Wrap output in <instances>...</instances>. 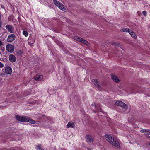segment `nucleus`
Listing matches in <instances>:
<instances>
[{"mask_svg": "<svg viewBox=\"0 0 150 150\" xmlns=\"http://www.w3.org/2000/svg\"><path fill=\"white\" fill-rule=\"evenodd\" d=\"M149 145L150 146V143L149 144Z\"/></svg>", "mask_w": 150, "mask_h": 150, "instance_id": "2f4dec72", "label": "nucleus"}, {"mask_svg": "<svg viewBox=\"0 0 150 150\" xmlns=\"http://www.w3.org/2000/svg\"><path fill=\"white\" fill-rule=\"evenodd\" d=\"M100 111L101 112H102V110H101V109L100 108Z\"/></svg>", "mask_w": 150, "mask_h": 150, "instance_id": "c85d7f7f", "label": "nucleus"}, {"mask_svg": "<svg viewBox=\"0 0 150 150\" xmlns=\"http://www.w3.org/2000/svg\"><path fill=\"white\" fill-rule=\"evenodd\" d=\"M43 77L42 75H38L35 77V79L36 81H40L42 79Z\"/></svg>", "mask_w": 150, "mask_h": 150, "instance_id": "f3484780", "label": "nucleus"}, {"mask_svg": "<svg viewBox=\"0 0 150 150\" xmlns=\"http://www.w3.org/2000/svg\"><path fill=\"white\" fill-rule=\"evenodd\" d=\"M67 128H74L75 127V125L73 122H70L68 123L67 125Z\"/></svg>", "mask_w": 150, "mask_h": 150, "instance_id": "4468645a", "label": "nucleus"}, {"mask_svg": "<svg viewBox=\"0 0 150 150\" xmlns=\"http://www.w3.org/2000/svg\"><path fill=\"white\" fill-rule=\"evenodd\" d=\"M53 2L55 5L58 6L59 9L62 11H64L66 8L63 5L57 0H54Z\"/></svg>", "mask_w": 150, "mask_h": 150, "instance_id": "f03ea898", "label": "nucleus"}, {"mask_svg": "<svg viewBox=\"0 0 150 150\" xmlns=\"http://www.w3.org/2000/svg\"><path fill=\"white\" fill-rule=\"evenodd\" d=\"M86 142L89 143H92L94 141L93 137L91 135H87L86 137Z\"/></svg>", "mask_w": 150, "mask_h": 150, "instance_id": "9b49d317", "label": "nucleus"}, {"mask_svg": "<svg viewBox=\"0 0 150 150\" xmlns=\"http://www.w3.org/2000/svg\"><path fill=\"white\" fill-rule=\"evenodd\" d=\"M9 59L11 62H15L16 58L15 56L13 54L10 55L9 56Z\"/></svg>", "mask_w": 150, "mask_h": 150, "instance_id": "ddd939ff", "label": "nucleus"}, {"mask_svg": "<svg viewBox=\"0 0 150 150\" xmlns=\"http://www.w3.org/2000/svg\"><path fill=\"white\" fill-rule=\"evenodd\" d=\"M12 72L11 67L7 66L5 67V73L7 75L11 74Z\"/></svg>", "mask_w": 150, "mask_h": 150, "instance_id": "0eeeda50", "label": "nucleus"}, {"mask_svg": "<svg viewBox=\"0 0 150 150\" xmlns=\"http://www.w3.org/2000/svg\"><path fill=\"white\" fill-rule=\"evenodd\" d=\"M92 83L95 85V86L98 88L100 90L102 89V87L99 85V82L96 79H94L92 80Z\"/></svg>", "mask_w": 150, "mask_h": 150, "instance_id": "39448f33", "label": "nucleus"}, {"mask_svg": "<svg viewBox=\"0 0 150 150\" xmlns=\"http://www.w3.org/2000/svg\"><path fill=\"white\" fill-rule=\"evenodd\" d=\"M148 131V129H143L141 130L140 132H141L142 133H145V132H146Z\"/></svg>", "mask_w": 150, "mask_h": 150, "instance_id": "412c9836", "label": "nucleus"}, {"mask_svg": "<svg viewBox=\"0 0 150 150\" xmlns=\"http://www.w3.org/2000/svg\"><path fill=\"white\" fill-rule=\"evenodd\" d=\"M3 6H1V7H2V8H3Z\"/></svg>", "mask_w": 150, "mask_h": 150, "instance_id": "c756f323", "label": "nucleus"}, {"mask_svg": "<svg viewBox=\"0 0 150 150\" xmlns=\"http://www.w3.org/2000/svg\"><path fill=\"white\" fill-rule=\"evenodd\" d=\"M36 147L35 148L37 149V150H44L41 147L40 145H37L36 146Z\"/></svg>", "mask_w": 150, "mask_h": 150, "instance_id": "6ab92c4d", "label": "nucleus"}, {"mask_svg": "<svg viewBox=\"0 0 150 150\" xmlns=\"http://www.w3.org/2000/svg\"><path fill=\"white\" fill-rule=\"evenodd\" d=\"M1 19V13H0V20Z\"/></svg>", "mask_w": 150, "mask_h": 150, "instance_id": "cd10ccee", "label": "nucleus"}, {"mask_svg": "<svg viewBox=\"0 0 150 150\" xmlns=\"http://www.w3.org/2000/svg\"><path fill=\"white\" fill-rule=\"evenodd\" d=\"M148 131L146 132V134L150 135V130L148 129Z\"/></svg>", "mask_w": 150, "mask_h": 150, "instance_id": "b1692460", "label": "nucleus"}, {"mask_svg": "<svg viewBox=\"0 0 150 150\" xmlns=\"http://www.w3.org/2000/svg\"><path fill=\"white\" fill-rule=\"evenodd\" d=\"M106 140L112 145L117 147H119L120 145L118 141L116 139L114 138L112 136L108 134L105 135Z\"/></svg>", "mask_w": 150, "mask_h": 150, "instance_id": "f257e3e1", "label": "nucleus"}, {"mask_svg": "<svg viewBox=\"0 0 150 150\" xmlns=\"http://www.w3.org/2000/svg\"><path fill=\"white\" fill-rule=\"evenodd\" d=\"M26 121L25 122H29L32 124H35V121L34 120L32 119L31 118L26 117Z\"/></svg>", "mask_w": 150, "mask_h": 150, "instance_id": "2eb2a0df", "label": "nucleus"}, {"mask_svg": "<svg viewBox=\"0 0 150 150\" xmlns=\"http://www.w3.org/2000/svg\"><path fill=\"white\" fill-rule=\"evenodd\" d=\"M1 27V22L0 21V28Z\"/></svg>", "mask_w": 150, "mask_h": 150, "instance_id": "bb28decb", "label": "nucleus"}, {"mask_svg": "<svg viewBox=\"0 0 150 150\" xmlns=\"http://www.w3.org/2000/svg\"><path fill=\"white\" fill-rule=\"evenodd\" d=\"M35 42V40H33L32 41H31V42H29L28 44L31 46H33V44Z\"/></svg>", "mask_w": 150, "mask_h": 150, "instance_id": "4be33fe9", "label": "nucleus"}, {"mask_svg": "<svg viewBox=\"0 0 150 150\" xmlns=\"http://www.w3.org/2000/svg\"><path fill=\"white\" fill-rule=\"evenodd\" d=\"M115 104L117 105L122 107L125 108H127V105L121 101H117L115 102Z\"/></svg>", "mask_w": 150, "mask_h": 150, "instance_id": "9d476101", "label": "nucleus"}, {"mask_svg": "<svg viewBox=\"0 0 150 150\" xmlns=\"http://www.w3.org/2000/svg\"><path fill=\"white\" fill-rule=\"evenodd\" d=\"M4 66V64L1 62H0V68H2Z\"/></svg>", "mask_w": 150, "mask_h": 150, "instance_id": "5701e85b", "label": "nucleus"}, {"mask_svg": "<svg viewBox=\"0 0 150 150\" xmlns=\"http://www.w3.org/2000/svg\"><path fill=\"white\" fill-rule=\"evenodd\" d=\"M129 33L130 34L131 36L133 38L135 39H136L137 38V36L135 35L134 33L133 32L132 30H130V31L129 32Z\"/></svg>", "mask_w": 150, "mask_h": 150, "instance_id": "dca6fc26", "label": "nucleus"}, {"mask_svg": "<svg viewBox=\"0 0 150 150\" xmlns=\"http://www.w3.org/2000/svg\"><path fill=\"white\" fill-rule=\"evenodd\" d=\"M6 47V50L8 52L12 53L14 50V46L11 44L7 45Z\"/></svg>", "mask_w": 150, "mask_h": 150, "instance_id": "20e7f679", "label": "nucleus"}, {"mask_svg": "<svg viewBox=\"0 0 150 150\" xmlns=\"http://www.w3.org/2000/svg\"><path fill=\"white\" fill-rule=\"evenodd\" d=\"M5 28L10 33H14V28L12 26L8 25L5 26Z\"/></svg>", "mask_w": 150, "mask_h": 150, "instance_id": "423d86ee", "label": "nucleus"}, {"mask_svg": "<svg viewBox=\"0 0 150 150\" xmlns=\"http://www.w3.org/2000/svg\"><path fill=\"white\" fill-rule=\"evenodd\" d=\"M3 43L1 40H0V47L2 45Z\"/></svg>", "mask_w": 150, "mask_h": 150, "instance_id": "a878e982", "label": "nucleus"}, {"mask_svg": "<svg viewBox=\"0 0 150 150\" xmlns=\"http://www.w3.org/2000/svg\"><path fill=\"white\" fill-rule=\"evenodd\" d=\"M122 31L125 32H128L129 33L130 30L129 28H122Z\"/></svg>", "mask_w": 150, "mask_h": 150, "instance_id": "a211bd4d", "label": "nucleus"}, {"mask_svg": "<svg viewBox=\"0 0 150 150\" xmlns=\"http://www.w3.org/2000/svg\"><path fill=\"white\" fill-rule=\"evenodd\" d=\"M111 78L113 81L115 82L118 83L120 81V80L118 77L114 74H111Z\"/></svg>", "mask_w": 150, "mask_h": 150, "instance_id": "f8f14e48", "label": "nucleus"}, {"mask_svg": "<svg viewBox=\"0 0 150 150\" xmlns=\"http://www.w3.org/2000/svg\"><path fill=\"white\" fill-rule=\"evenodd\" d=\"M142 13L144 16H146V12L145 11H143Z\"/></svg>", "mask_w": 150, "mask_h": 150, "instance_id": "393cba45", "label": "nucleus"}, {"mask_svg": "<svg viewBox=\"0 0 150 150\" xmlns=\"http://www.w3.org/2000/svg\"><path fill=\"white\" fill-rule=\"evenodd\" d=\"M16 36L14 34H11L9 35L8 37L7 41L8 42H11L14 40Z\"/></svg>", "mask_w": 150, "mask_h": 150, "instance_id": "1a4fd4ad", "label": "nucleus"}, {"mask_svg": "<svg viewBox=\"0 0 150 150\" xmlns=\"http://www.w3.org/2000/svg\"><path fill=\"white\" fill-rule=\"evenodd\" d=\"M3 6H1V7H2V8H3Z\"/></svg>", "mask_w": 150, "mask_h": 150, "instance_id": "7c9ffc66", "label": "nucleus"}, {"mask_svg": "<svg viewBox=\"0 0 150 150\" xmlns=\"http://www.w3.org/2000/svg\"><path fill=\"white\" fill-rule=\"evenodd\" d=\"M15 117L17 120L21 122H25L26 121V117H25L16 115Z\"/></svg>", "mask_w": 150, "mask_h": 150, "instance_id": "6e6552de", "label": "nucleus"}, {"mask_svg": "<svg viewBox=\"0 0 150 150\" xmlns=\"http://www.w3.org/2000/svg\"><path fill=\"white\" fill-rule=\"evenodd\" d=\"M23 34L24 35V36L25 37H27L28 35V33L27 31H26L24 30L23 32Z\"/></svg>", "mask_w": 150, "mask_h": 150, "instance_id": "aec40b11", "label": "nucleus"}, {"mask_svg": "<svg viewBox=\"0 0 150 150\" xmlns=\"http://www.w3.org/2000/svg\"><path fill=\"white\" fill-rule=\"evenodd\" d=\"M74 39L77 41L81 42L86 45H88L89 44V43L87 41L80 37L77 36H75Z\"/></svg>", "mask_w": 150, "mask_h": 150, "instance_id": "7ed1b4c3", "label": "nucleus"}]
</instances>
